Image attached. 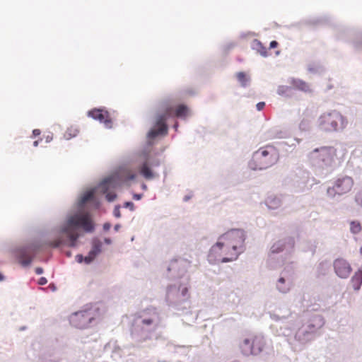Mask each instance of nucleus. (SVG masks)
<instances>
[{
    "label": "nucleus",
    "mask_w": 362,
    "mask_h": 362,
    "mask_svg": "<svg viewBox=\"0 0 362 362\" xmlns=\"http://www.w3.org/2000/svg\"><path fill=\"white\" fill-rule=\"evenodd\" d=\"M245 239L243 230L232 229L227 231L211 247L209 255L210 261L228 262L236 259L243 251Z\"/></svg>",
    "instance_id": "obj_1"
},
{
    "label": "nucleus",
    "mask_w": 362,
    "mask_h": 362,
    "mask_svg": "<svg viewBox=\"0 0 362 362\" xmlns=\"http://www.w3.org/2000/svg\"><path fill=\"white\" fill-rule=\"evenodd\" d=\"M82 228L86 232H92L94 230V223L88 213L76 214L69 216L62 229L69 240V246L74 247L79 237L78 228Z\"/></svg>",
    "instance_id": "obj_2"
},
{
    "label": "nucleus",
    "mask_w": 362,
    "mask_h": 362,
    "mask_svg": "<svg viewBox=\"0 0 362 362\" xmlns=\"http://www.w3.org/2000/svg\"><path fill=\"white\" fill-rule=\"evenodd\" d=\"M279 159V150L272 145H267L253 153L249 166L254 170H264L274 165Z\"/></svg>",
    "instance_id": "obj_3"
},
{
    "label": "nucleus",
    "mask_w": 362,
    "mask_h": 362,
    "mask_svg": "<svg viewBox=\"0 0 362 362\" xmlns=\"http://www.w3.org/2000/svg\"><path fill=\"white\" fill-rule=\"evenodd\" d=\"M188 109L184 105H178L175 109L171 106H167L164 112L158 115L156 122L157 129H151L148 134L149 139H154L159 135H165L168 132L166 120L173 116L183 117L187 115Z\"/></svg>",
    "instance_id": "obj_4"
},
{
    "label": "nucleus",
    "mask_w": 362,
    "mask_h": 362,
    "mask_svg": "<svg viewBox=\"0 0 362 362\" xmlns=\"http://www.w3.org/2000/svg\"><path fill=\"white\" fill-rule=\"evenodd\" d=\"M135 175L131 173L129 170H119L105 179L100 185L102 192L106 194V199L108 202H112L115 199L117 195L113 192H108L110 188H115L119 186L122 182L133 180Z\"/></svg>",
    "instance_id": "obj_5"
},
{
    "label": "nucleus",
    "mask_w": 362,
    "mask_h": 362,
    "mask_svg": "<svg viewBox=\"0 0 362 362\" xmlns=\"http://www.w3.org/2000/svg\"><path fill=\"white\" fill-rule=\"evenodd\" d=\"M346 124V119L337 111L324 113L319 119V126L322 130L325 132H332L343 129Z\"/></svg>",
    "instance_id": "obj_6"
},
{
    "label": "nucleus",
    "mask_w": 362,
    "mask_h": 362,
    "mask_svg": "<svg viewBox=\"0 0 362 362\" xmlns=\"http://www.w3.org/2000/svg\"><path fill=\"white\" fill-rule=\"evenodd\" d=\"M313 157L321 161L325 166L341 163V158H338L337 150L333 146H322L315 148L312 152Z\"/></svg>",
    "instance_id": "obj_7"
},
{
    "label": "nucleus",
    "mask_w": 362,
    "mask_h": 362,
    "mask_svg": "<svg viewBox=\"0 0 362 362\" xmlns=\"http://www.w3.org/2000/svg\"><path fill=\"white\" fill-rule=\"evenodd\" d=\"M264 347L263 337L257 335H250L243 339L240 344L242 353L245 356L257 355Z\"/></svg>",
    "instance_id": "obj_8"
},
{
    "label": "nucleus",
    "mask_w": 362,
    "mask_h": 362,
    "mask_svg": "<svg viewBox=\"0 0 362 362\" xmlns=\"http://www.w3.org/2000/svg\"><path fill=\"white\" fill-rule=\"evenodd\" d=\"M354 185V180L351 177L344 176L335 180L332 187L327 189L329 196L341 195L349 192Z\"/></svg>",
    "instance_id": "obj_9"
},
{
    "label": "nucleus",
    "mask_w": 362,
    "mask_h": 362,
    "mask_svg": "<svg viewBox=\"0 0 362 362\" xmlns=\"http://www.w3.org/2000/svg\"><path fill=\"white\" fill-rule=\"evenodd\" d=\"M94 319L91 312L82 310L76 312L70 316V323L75 327L79 329L86 328Z\"/></svg>",
    "instance_id": "obj_10"
},
{
    "label": "nucleus",
    "mask_w": 362,
    "mask_h": 362,
    "mask_svg": "<svg viewBox=\"0 0 362 362\" xmlns=\"http://www.w3.org/2000/svg\"><path fill=\"white\" fill-rule=\"evenodd\" d=\"M158 320L159 316L156 309H146L138 315L136 320V323L146 327L152 325L156 326V322Z\"/></svg>",
    "instance_id": "obj_11"
},
{
    "label": "nucleus",
    "mask_w": 362,
    "mask_h": 362,
    "mask_svg": "<svg viewBox=\"0 0 362 362\" xmlns=\"http://www.w3.org/2000/svg\"><path fill=\"white\" fill-rule=\"evenodd\" d=\"M334 269L336 274L343 279L348 278L352 271L350 264L343 258H338L334 260Z\"/></svg>",
    "instance_id": "obj_12"
},
{
    "label": "nucleus",
    "mask_w": 362,
    "mask_h": 362,
    "mask_svg": "<svg viewBox=\"0 0 362 362\" xmlns=\"http://www.w3.org/2000/svg\"><path fill=\"white\" fill-rule=\"evenodd\" d=\"M88 115L93 119L104 123L107 127H111L112 121L107 111L102 109H94L89 111Z\"/></svg>",
    "instance_id": "obj_13"
},
{
    "label": "nucleus",
    "mask_w": 362,
    "mask_h": 362,
    "mask_svg": "<svg viewBox=\"0 0 362 362\" xmlns=\"http://www.w3.org/2000/svg\"><path fill=\"white\" fill-rule=\"evenodd\" d=\"M102 242L98 239H94L92 242V248L88 256L84 258L86 263H90L95 257L102 251Z\"/></svg>",
    "instance_id": "obj_14"
},
{
    "label": "nucleus",
    "mask_w": 362,
    "mask_h": 362,
    "mask_svg": "<svg viewBox=\"0 0 362 362\" xmlns=\"http://www.w3.org/2000/svg\"><path fill=\"white\" fill-rule=\"evenodd\" d=\"M33 253L34 252L30 250L21 251L18 257L20 263L23 266L29 265L33 261Z\"/></svg>",
    "instance_id": "obj_15"
},
{
    "label": "nucleus",
    "mask_w": 362,
    "mask_h": 362,
    "mask_svg": "<svg viewBox=\"0 0 362 362\" xmlns=\"http://www.w3.org/2000/svg\"><path fill=\"white\" fill-rule=\"evenodd\" d=\"M354 290L358 291L362 285V266L355 272L351 280Z\"/></svg>",
    "instance_id": "obj_16"
},
{
    "label": "nucleus",
    "mask_w": 362,
    "mask_h": 362,
    "mask_svg": "<svg viewBox=\"0 0 362 362\" xmlns=\"http://www.w3.org/2000/svg\"><path fill=\"white\" fill-rule=\"evenodd\" d=\"M293 86L303 92H311L310 87L308 83L300 79H293L292 81Z\"/></svg>",
    "instance_id": "obj_17"
},
{
    "label": "nucleus",
    "mask_w": 362,
    "mask_h": 362,
    "mask_svg": "<svg viewBox=\"0 0 362 362\" xmlns=\"http://www.w3.org/2000/svg\"><path fill=\"white\" fill-rule=\"evenodd\" d=\"M140 173L146 178V180L153 179L155 175L151 170L148 164L145 162L140 168Z\"/></svg>",
    "instance_id": "obj_18"
},
{
    "label": "nucleus",
    "mask_w": 362,
    "mask_h": 362,
    "mask_svg": "<svg viewBox=\"0 0 362 362\" xmlns=\"http://www.w3.org/2000/svg\"><path fill=\"white\" fill-rule=\"evenodd\" d=\"M254 48L263 57L267 56V49L259 40H255Z\"/></svg>",
    "instance_id": "obj_19"
},
{
    "label": "nucleus",
    "mask_w": 362,
    "mask_h": 362,
    "mask_svg": "<svg viewBox=\"0 0 362 362\" xmlns=\"http://www.w3.org/2000/svg\"><path fill=\"white\" fill-rule=\"evenodd\" d=\"M269 209H275L281 206V200L277 197H270L267 200Z\"/></svg>",
    "instance_id": "obj_20"
},
{
    "label": "nucleus",
    "mask_w": 362,
    "mask_h": 362,
    "mask_svg": "<svg viewBox=\"0 0 362 362\" xmlns=\"http://www.w3.org/2000/svg\"><path fill=\"white\" fill-rule=\"evenodd\" d=\"M237 79L240 83L241 86L245 87L250 80V78L244 72H238L236 74Z\"/></svg>",
    "instance_id": "obj_21"
},
{
    "label": "nucleus",
    "mask_w": 362,
    "mask_h": 362,
    "mask_svg": "<svg viewBox=\"0 0 362 362\" xmlns=\"http://www.w3.org/2000/svg\"><path fill=\"white\" fill-rule=\"evenodd\" d=\"M361 226L358 221H353L350 223L351 232L357 234L361 231Z\"/></svg>",
    "instance_id": "obj_22"
},
{
    "label": "nucleus",
    "mask_w": 362,
    "mask_h": 362,
    "mask_svg": "<svg viewBox=\"0 0 362 362\" xmlns=\"http://www.w3.org/2000/svg\"><path fill=\"white\" fill-rule=\"evenodd\" d=\"M94 196V193L93 191H89L86 192L81 197V203L82 204L86 203L89 200L92 199Z\"/></svg>",
    "instance_id": "obj_23"
},
{
    "label": "nucleus",
    "mask_w": 362,
    "mask_h": 362,
    "mask_svg": "<svg viewBox=\"0 0 362 362\" xmlns=\"http://www.w3.org/2000/svg\"><path fill=\"white\" fill-rule=\"evenodd\" d=\"M308 327H309V331H302V333L305 335V334H309V333H313L315 331V327L310 324L308 325ZM300 334H301V331L299 330V332L296 334V337L298 338L299 340H301V337H300Z\"/></svg>",
    "instance_id": "obj_24"
},
{
    "label": "nucleus",
    "mask_w": 362,
    "mask_h": 362,
    "mask_svg": "<svg viewBox=\"0 0 362 362\" xmlns=\"http://www.w3.org/2000/svg\"><path fill=\"white\" fill-rule=\"evenodd\" d=\"M63 243H64V240H62V238H57L54 240L50 241L49 242V245L53 247H59V245H61Z\"/></svg>",
    "instance_id": "obj_25"
},
{
    "label": "nucleus",
    "mask_w": 362,
    "mask_h": 362,
    "mask_svg": "<svg viewBox=\"0 0 362 362\" xmlns=\"http://www.w3.org/2000/svg\"><path fill=\"white\" fill-rule=\"evenodd\" d=\"M78 131L77 129L74 127H70L67 129L66 134L69 135V137L76 136L78 134Z\"/></svg>",
    "instance_id": "obj_26"
},
{
    "label": "nucleus",
    "mask_w": 362,
    "mask_h": 362,
    "mask_svg": "<svg viewBox=\"0 0 362 362\" xmlns=\"http://www.w3.org/2000/svg\"><path fill=\"white\" fill-rule=\"evenodd\" d=\"M282 250H283V245L282 244H280V243L274 244L272 247V252H279Z\"/></svg>",
    "instance_id": "obj_27"
},
{
    "label": "nucleus",
    "mask_w": 362,
    "mask_h": 362,
    "mask_svg": "<svg viewBox=\"0 0 362 362\" xmlns=\"http://www.w3.org/2000/svg\"><path fill=\"white\" fill-rule=\"evenodd\" d=\"M113 214L116 218L121 217L120 208L119 206H116L113 211Z\"/></svg>",
    "instance_id": "obj_28"
},
{
    "label": "nucleus",
    "mask_w": 362,
    "mask_h": 362,
    "mask_svg": "<svg viewBox=\"0 0 362 362\" xmlns=\"http://www.w3.org/2000/svg\"><path fill=\"white\" fill-rule=\"evenodd\" d=\"M124 206L126 208H129L131 211H133L134 209V205L133 202H127L124 204Z\"/></svg>",
    "instance_id": "obj_29"
},
{
    "label": "nucleus",
    "mask_w": 362,
    "mask_h": 362,
    "mask_svg": "<svg viewBox=\"0 0 362 362\" xmlns=\"http://www.w3.org/2000/svg\"><path fill=\"white\" fill-rule=\"evenodd\" d=\"M181 293L183 297H188V288L187 287H182L181 288Z\"/></svg>",
    "instance_id": "obj_30"
},
{
    "label": "nucleus",
    "mask_w": 362,
    "mask_h": 362,
    "mask_svg": "<svg viewBox=\"0 0 362 362\" xmlns=\"http://www.w3.org/2000/svg\"><path fill=\"white\" fill-rule=\"evenodd\" d=\"M265 106V103L264 102H259L257 104L256 107H257V110L260 111L262 110H263V108Z\"/></svg>",
    "instance_id": "obj_31"
},
{
    "label": "nucleus",
    "mask_w": 362,
    "mask_h": 362,
    "mask_svg": "<svg viewBox=\"0 0 362 362\" xmlns=\"http://www.w3.org/2000/svg\"><path fill=\"white\" fill-rule=\"evenodd\" d=\"M47 283V280L45 277H41L38 281V284L40 285H45Z\"/></svg>",
    "instance_id": "obj_32"
},
{
    "label": "nucleus",
    "mask_w": 362,
    "mask_h": 362,
    "mask_svg": "<svg viewBox=\"0 0 362 362\" xmlns=\"http://www.w3.org/2000/svg\"><path fill=\"white\" fill-rule=\"evenodd\" d=\"M278 42L275 40H273L270 42V45H269V48L270 49H273V48H276L277 46H278Z\"/></svg>",
    "instance_id": "obj_33"
},
{
    "label": "nucleus",
    "mask_w": 362,
    "mask_h": 362,
    "mask_svg": "<svg viewBox=\"0 0 362 362\" xmlns=\"http://www.w3.org/2000/svg\"><path fill=\"white\" fill-rule=\"evenodd\" d=\"M40 134H41V132H40V129H34V130L33 131V135L34 136H39Z\"/></svg>",
    "instance_id": "obj_34"
},
{
    "label": "nucleus",
    "mask_w": 362,
    "mask_h": 362,
    "mask_svg": "<svg viewBox=\"0 0 362 362\" xmlns=\"http://www.w3.org/2000/svg\"><path fill=\"white\" fill-rule=\"evenodd\" d=\"M111 227V224L110 223H105L103 225V229L104 230H109Z\"/></svg>",
    "instance_id": "obj_35"
},
{
    "label": "nucleus",
    "mask_w": 362,
    "mask_h": 362,
    "mask_svg": "<svg viewBox=\"0 0 362 362\" xmlns=\"http://www.w3.org/2000/svg\"><path fill=\"white\" fill-rule=\"evenodd\" d=\"M35 273L38 275L42 274L43 273V269L42 267L35 268Z\"/></svg>",
    "instance_id": "obj_36"
},
{
    "label": "nucleus",
    "mask_w": 362,
    "mask_h": 362,
    "mask_svg": "<svg viewBox=\"0 0 362 362\" xmlns=\"http://www.w3.org/2000/svg\"><path fill=\"white\" fill-rule=\"evenodd\" d=\"M52 139H53L52 135H47V136H46V138H45V139H46V142H49V141H51L52 140Z\"/></svg>",
    "instance_id": "obj_37"
},
{
    "label": "nucleus",
    "mask_w": 362,
    "mask_h": 362,
    "mask_svg": "<svg viewBox=\"0 0 362 362\" xmlns=\"http://www.w3.org/2000/svg\"><path fill=\"white\" fill-rule=\"evenodd\" d=\"M278 288L279 289L280 291L281 292H286L288 289H286V288H281L280 286V285H278Z\"/></svg>",
    "instance_id": "obj_38"
},
{
    "label": "nucleus",
    "mask_w": 362,
    "mask_h": 362,
    "mask_svg": "<svg viewBox=\"0 0 362 362\" xmlns=\"http://www.w3.org/2000/svg\"><path fill=\"white\" fill-rule=\"evenodd\" d=\"M141 194H134V198L135 199H136V200L140 199H141Z\"/></svg>",
    "instance_id": "obj_39"
},
{
    "label": "nucleus",
    "mask_w": 362,
    "mask_h": 362,
    "mask_svg": "<svg viewBox=\"0 0 362 362\" xmlns=\"http://www.w3.org/2000/svg\"><path fill=\"white\" fill-rule=\"evenodd\" d=\"M78 262H81L83 260V256L82 255H77Z\"/></svg>",
    "instance_id": "obj_40"
},
{
    "label": "nucleus",
    "mask_w": 362,
    "mask_h": 362,
    "mask_svg": "<svg viewBox=\"0 0 362 362\" xmlns=\"http://www.w3.org/2000/svg\"><path fill=\"white\" fill-rule=\"evenodd\" d=\"M285 281L283 277H281L279 279V284H284Z\"/></svg>",
    "instance_id": "obj_41"
},
{
    "label": "nucleus",
    "mask_w": 362,
    "mask_h": 362,
    "mask_svg": "<svg viewBox=\"0 0 362 362\" xmlns=\"http://www.w3.org/2000/svg\"><path fill=\"white\" fill-rule=\"evenodd\" d=\"M38 144H39V140L35 141L33 142V146H35V147L37 146Z\"/></svg>",
    "instance_id": "obj_42"
},
{
    "label": "nucleus",
    "mask_w": 362,
    "mask_h": 362,
    "mask_svg": "<svg viewBox=\"0 0 362 362\" xmlns=\"http://www.w3.org/2000/svg\"><path fill=\"white\" fill-rule=\"evenodd\" d=\"M120 228V226L119 224H117L115 226V230L117 231Z\"/></svg>",
    "instance_id": "obj_43"
},
{
    "label": "nucleus",
    "mask_w": 362,
    "mask_h": 362,
    "mask_svg": "<svg viewBox=\"0 0 362 362\" xmlns=\"http://www.w3.org/2000/svg\"><path fill=\"white\" fill-rule=\"evenodd\" d=\"M4 280V276L0 272V281H2Z\"/></svg>",
    "instance_id": "obj_44"
},
{
    "label": "nucleus",
    "mask_w": 362,
    "mask_h": 362,
    "mask_svg": "<svg viewBox=\"0 0 362 362\" xmlns=\"http://www.w3.org/2000/svg\"><path fill=\"white\" fill-rule=\"evenodd\" d=\"M105 242L106 243H107V244H110V243H111V240H110V239H108V238H105Z\"/></svg>",
    "instance_id": "obj_45"
},
{
    "label": "nucleus",
    "mask_w": 362,
    "mask_h": 362,
    "mask_svg": "<svg viewBox=\"0 0 362 362\" xmlns=\"http://www.w3.org/2000/svg\"><path fill=\"white\" fill-rule=\"evenodd\" d=\"M359 252L361 256L362 257V246L360 247Z\"/></svg>",
    "instance_id": "obj_46"
},
{
    "label": "nucleus",
    "mask_w": 362,
    "mask_h": 362,
    "mask_svg": "<svg viewBox=\"0 0 362 362\" xmlns=\"http://www.w3.org/2000/svg\"><path fill=\"white\" fill-rule=\"evenodd\" d=\"M360 199H361L360 197H358V198H357V201H358V202H360V204H362V199L360 201Z\"/></svg>",
    "instance_id": "obj_47"
},
{
    "label": "nucleus",
    "mask_w": 362,
    "mask_h": 362,
    "mask_svg": "<svg viewBox=\"0 0 362 362\" xmlns=\"http://www.w3.org/2000/svg\"><path fill=\"white\" fill-rule=\"evenodd\" d=\"M361 199H362V198H361Z\"/></svg>",
    "instance_id": "obj_48"
}]
</instances>
